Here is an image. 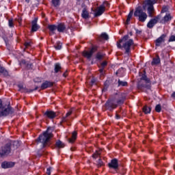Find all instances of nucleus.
<instances>
[{
	"instance_id": "1",
	"label": "nucleus",
	"mask_w": 175,
	"mask_h": 175,
	"mask_svg": "<svg viewBox=\"0 0 175 175\" xmlns=\"http://www.w3.org/2000/svg\"><path fill=\"white\" fill-rule=\"evenodd\" d=\"M125 98L122 95H116L114 98L108 100L105 103V107L107 110L111 111L117 109L118 105H122Z\"/></svg>"
},
{
	"instance_id": "2",
	"label": "nucleus",
	"mask_w": 175,
	"mask_h": 175,
	"mask_svg": "<svg viewBox=\"0 0 175 175\" xmlns=\"http://www.w3.org/2000/svg\"><path fill=\"white\" fill-rule=\"evenodd\" d=\"M121 43H123L122 47L126 51V53H129L131 49L135 47L133 40L129 39V36H124L123 39L120 40L119 42L117 43L118 49H121Z\"/></svg>"
},
{
	"instance_id": "3",
	"label": "nucleus",
	"mask_w": 175,
	"mask_h": 175,
	"mask_svg": "<svg viewBox=\"0 0 175 175\" xmlns=\"http://www.w3.org/2000/svg\"><path fill=\"white\" fill-rule=\"evenodd\" d=\"M51 137H53V133L51 128L49 127L47 130L43 133V135L39 136L38 142L42 143L43 147H46V144L49 143Z\"/></svg>"
},
{
	"instance_id": "4",
	"label": "nucleus",
	"mask_w": 175,
	"mask_h": 175,
	"mask_svg": "<svg viewBox=\"0 0 175 175\" xmlns=\"http://www.w3.org/2000/svg\"><path fill=\"white\" fill-rule=\"evenodd\" d=\"M13 113V109L10 107H3L2 105V100L0 99V117H3L5 116H9Z\"/></svg>"
},
{
	"instance_id": "5",
	"label": "nucleus",
	"mask_w": 175,
	"mask_h": 175,
	"mask_svg": "<svg viewBox=\"0 0 175 175\" xmlns=\"http://www.w3.org/2000/svg\"><path fill=\"white\" fill-rule=\"evenodd\" d=\"M158 2V0H146L144 1V5L148 6V13L150 17H152V12H154V5Z\"/></svg>"
},
{
	"instance_id": "6",
	"label": "nucleus",
	"mask_w": 175,
	"mask_h": 175,
	"mask_svg": "<svg viewBox=\"0 0 175 175\" xmlns=\"http://www.w3.org/2000/svg\"><path fill=\"white\" fill-rule=\"evenodd\" d=\"M134 16L135 17H138L139 21H141L142 23H144V21L147 20V14L143 12V10L140 8H137L135 10Z\"/></svg>"
},
{
	"instance_id": "7",
	"label": "nucleus",
	"mask_w": 175,
	"mask_h": 175,
	"mask_svg": "<svg viewBox=\"0 0 175 175\" xmlns=\"http://www.w3.org/2000/svg\"><path fill=\"white\" fill-rule=\"evenodd\" d=\"M10 154V144H7L0 148V155L3 157V155H8Z\"/></svg>"
},
{
	"instance_id": "8",
	"label": "nucleus",
	"mask_w": 175,
	"mask_h": 175,
	"mask_svg": "<svg viewBox=\"0 0 175 175\" xmlns=\"http://www.w3.org/2000/svg\"><path fill=\"white\" fill-rule=\"evenodd\" d=\"M96 51V47L92 48L90 51H85L83 52V55L85 58H88V59H90L91 57H92V54H94Z\"/></svg>"
},
{
	"instance_id": "9",
	"label": "nucleus",
	"mask_w": 175,
	"mask_h": 175,
	"mask_svg": "<svg viewBox=\"0 0 175 175\" xmlns=\"http://www.w3.org/2000/svg\"><path fill=\"white\" fill-rule=\"evenodd\" d=\"M166 40V34L161 35L159 38H157L155 41V44L158 47L161 46V44H163L165 43V41Z\"/></svg>"
},
{
	"instance_id": "10",
	"label": "nucleus",
	"mask_w": 175,
	"mask_h": 175,
	"mask_svg": "<svg viewBox=\"0 0 175 175\" xmlns=\"http://www.w3.org/2000/svg\"><path fill=\"white\" fill-rule=\"evenodd\" d=\"M109 167L111 169H114L117 170L118 169V160L117 159H113L111 161V162L108 164Z\"/></svg>"
},
{
	"instance_id": "11",
	"label": "nucleus",
	"mask_w": 175,
	"mask_h": 175,
	"mask_svg": "<svg viewBox=\"0 0 175 175\" xmlns=\"http://www.w3.org/2000/svg\"><path fill=\"white\" fill-rule=\"evenodd\" d=\"M32 27H31V31L32 32H36L38 29H39V25H38V18H35L34 20L31 22Z\"/></svg>"
},
{
	"instance_id": "12",
	"label": "nucleus",
	"mask_w": 175,
	"mask_h": 175,
	"mask_svg": "<svg viewBox=\"0 0 175 175\" xmlns=\"http://www.w3.org/2000/svg\"><path fill=\"white\" fill-rule=\"evenodd\" d=\"M13 166H14V163L13 162L4 161L1 164V167L3 169H9L10 167H13Z\"/></svg>"
},
{
	"instance_id": "13",
	"label": "nucleus",
	"mask_w": 175,
	"mask_h": 175,
	"mask_svg": "<svg viewBox=\"0 0 175 175\" xmlns=\"http://www.w3.org/2000/svg\"><path fill=\"white\" fill-rule=\"evenodd\" d=\"M44 116L48 117V118L53 119V118H55L57 114L55 113V112L53 111H47L45 112Z\"/></svg>"
},
{
	"instance_id": "14",
	"label": "nucleus",
	"mask_w": 175,
	"mask_h": 175,
	"mask_svg": "<svg viewBox=\"0 0 175 175\" xmlns=\"http://www.w3.org/2000/svg\"><path fill=\"white\" fill-rule=\"evenodd\" d=\"M158 23V18L151 19L147 24L148 28H152Z\"/></svg>"
},
{
	"instance_id": "15",
	"label": "nucleus",
	"mask_w": 175,
	"mask_h": 175,
	"mask_svg": "<svg viewBox=\"0 0 175 175\" xmlns=\"http://www.w3.org/2000/svg\"><path fill=\"white\" fill-rule=\"evenodd\" d=\"M104 12H105V7L103 5H100L97 9L96 12L95 13V16H102V14H103Z\"/></svg>"
},
{
	"instance_id": "16",
	"label": "nucleus",
	"mask_w": 175,
	"mask_h": 175,
	"mask_svg": "<svg viewBox=\"0 0 175 175\" xmlns=\"http://www.w3.org/2000/svg\"><path fill=\"white\" fill-rule=\"evenodd\" d=\"M52 85H53V83L46 81L42 84L41 88L42 90H46V88L52 87Z\"/></svg>"
},
{
	"instance_id": "17",
	"label": "nucleus",
	"mask_w": 175,
	"mask_h": 175,
	"mask_svg": "<svg viewBox=\"0 0 175 175\" xmlns=\"http://www.w3.org/2000/svg\"><path fill=\"white\" fill-rule=\"evenodd\" d=\"M48 29L51 31L50 35H54V31L57 29V26L55 25H49Z\"/></svg>"
},
{
	"instance_id": "18",
	"label": "nucleus",
	"mask_w": 175,
	"mask_h": 175,
	"mask_svg": "<svg viewBox=\"0 0 175 175\" xmlns=\"http://www.w3.org/2000/svg\"><path fill=\"white\" fill-rule=\"evenodd\" d=\"M81 16L83 18L87 19L88 17H90V14L88 13V11L87 9L84 8L82 11Z\"/></svg>"
},
{
	"instance_id": "19",
	"label": "nucleus",
	"mask_w": 175,
	"mask_h": 175,
	"mask_svg": "<svg viewBox=\"0 0 175 175\" xmlns=\"http://www.w3.org/2000/svg\"><path fill=\"white\" fill-rule=\"evenodd\" d=\"M102 39L105 40H109V36L106 33H103L100 36L98 37V40L102 42Z\"/></svg>"
},
{
	"instance_id": "20",
	"label": "nucleus",
	"mask_w": 175,
	"mask_h": 175,
	"mask_svg": "<svg viewBox=\"0 0 175 175\" xmlns=\"http://www.w3.org/2000/svg\"><path fill=\"white\" fill-rule=\"evenodd\" d=\"M65 25L60 23L57 26V29L58 32H64L65 31Z\"/></svg>"
},
{
	"instance_id": "21",
	"label": "nucleus",
	"mask_w": 175,
	"mask_h": 175,
	"mask_svg": "<svg viewBox=\"0 0 175 175\" xmlns=\"http://www.w3.org/2000/svg\"><path fill=\"white\" fill-rule=\"evenodd\" d=\"M76 139H77V133L74 131L72 135V138L69 140L70 143H74Z\"/></svg>"
},
{
	"instance_id": "22",
	"label": "nucleus",
	"mask_w": 175,
	"mask_h": 175,
	"mask_svg": "<svg viewBox=\"0 0 175 175\" xmlns=\"http://www.w3.org/2000/svg\"><path fill=\"white\" fill-rule=\"evenodd\" d=\"M170 20H172V16H170V14H166L163 17L164 23H167V21H170Z\"/></svg>"
},
{
	"instance_id": "23",
	"label": "nucleus",
	"mask_w": 175,
	"mask_h": 175,
	"mask_svg": "<svg viewBox=\"0 0 175 175\" xmlns=\"http://www.w3.org/2000/svg\"><path fill=\"white\" fill-rule=\"evenodd\" d=\"M0 73L3 75V76H8L9 72H7L6 70L2 66H0Z\"/></svg>"
},
{
	"instance_id": "24",
	"label": "nucleus",
	"mask_w": 175,
	"mask_h": 175,
	"mask_svg": "<svg viewBox=\"0 0 175 175\" xmlns=\"http://www.w3.org/2000/svg\"><path fill=\"white\" fill-rule=\"evenodd\" d=\"M56 147H57V148H64V147H65V144L59 140L56 142Z\"/></svg>"
},
{
	"instance_id": "25",
	"label": "nucleus",
	"mask_w": 175,
	"mask_h": 175,
	"mask_svg": "<svg viewBox=\"0 0 175 175\" xmlns=\"http://www.w3.org/2000/svg\"><path fill=\"white\" fill-rule=\"evenodd\" d=\"M143 111H144V113H145V114H149V113L151 112V108H150L147 106H145L143 108Z\"/></svg>"
},
{
	"instance_id": "26",
	"label": "nucleus",
	"mask_w": 175,
	"mask_h": 175,
	"mask_svg": "<svg viewBox=\"0 0 175 175\" xmlns=\"http://www.w3.org/2000/svg\"><path fill=\"white\" fill-rule=\"evenodd\" d=\"M159 62H161V59H159V57L154 58L152 62V65H158Z\"/></svg>"
},
{
	"instance_id": "27",
	"label": "nucleus",
	"mask_w": 175,
	"mask_h": 175,
	"mask_svg": "<svg viewBox=\"0 0 175 175\" xmlns=\"http://www.w3.org/2000/svg\"><path fill=\"white\" fill-rule=\"evenodd\" d=\"M132 16H133V11H131L127 16L126 24H129V21H131V18H132Z\"/></svg>"
},
{
	"instance_id": "28",
	"label": "nucleus",
	"mask_w": 175,
	"mask_h": 175,
	"mask_svg": "<svg viewBox=\"0 0 175 175\" xmlns=\"http://www.w3.org/2000/svg\"><path fill=\"white\" fill-rule=\"evenodd\" d=\"M61 70V65L59 64H56L55 65V72L58 73Z\"/></svg>"
},
{
	"instance_id": "29",
	"label": "nucleus",
	"mask_w": 175,
	"mask_h": 175,
	"mask_svg": "<svg viewBox=\"0 0 175 175\" xmlns=\"http://www.w3.org/2000/svg\"><path fill=\"white\" fill-rule=\"evenodd\" d=\"M55 49L56 50H61L62 49V44L60 42H57L56 45H55Z\"/></svg>"
},
{
	"instance_id": "30",
	"label": "nucleus",
	"mask_w": 175,
	"mask_h": 175,
	"mask_svg": "<svg viewBox=\"0 0 175 175\" xmlns=\"http://www.w3.org/2000/svg\"><path fill=\"white\" fill-rule=\"evenodd\" d=\"M118 85L122 87H125L128 85V83L126 81L118 80Z\"/></svg>"
},
{
	"instance_id": "31",
	"label": "nucleus",
	"mask_w": 175,
	"mask_h": 175,
	"mask_svg": "<svg viewBox=\"0 0 175 175\" xmlns=\"http://www.w3.org/2000/svg\"><path fill=\"white\" fill-rule=\"evenodd\" d=\"M99 155H100V150H96V152L93 154L92 157L94 159H96Z\"/></svg>"
},
{
	"instance_id": "32",
	"label": "nucleus",
	"mask_w": 175,
	"mask_h": 175,
	"mask_svg": "<svg viewBox=\"0 0 175 175\" xmlns=\"http://www.w3.org/2000/svg\"><path fill=\"white\" fill-rule=\"evenodd\" d=\"M103 57H105V54L103 53H98L96 55L97 59H102V58H103Z\"/></svg>"
},
{
	"instance_id": "33",
	"label": "nucleus",
	"mask_w": 175,
	"mask_h": 175,
	"mask_svg": "<svg viewBox=\"0 0 175 175\" xmlns=\"http://www.w3.org/2000/svg\"><path fill=\"white\" fill-rule=\"evenodd\" d=\"M141 80H144V81H146V83H149V80L147 78V76H146V75H142V77H141Z\"/></svg>"
},
{
	"instance_id": "34",
	"label": "nucleus",
	"mask_w": 175,
	"mask_h": 175,
	"mask_svg": "<svg viewBox=\"0 0 175 175\" xmlns=\"http://www.w3.org/2000/svg\"><path fill=\"white\" fill-rule=\"evenodd\" d=\"M8 25H9V27H10V28H13V27H14V23H13V19H9Z\"/></svg>"
},
{
	"instance_id": "35",
	"label": "nucleus",
	"mask_w": 175,
	"mask_h": 175,
	"mask_svg": "<svg viewBox=\"0 0 175 175\" xmlns=\"http://www.w3.org/2000/svg\"><path fill=\"white\" fill-rule=\"evenodd\" d=\"M52 3L54 6H58L59 5V0H52Z\"/></svg>"
},
{
	"instance_id": "36",
	"label": "nucleus",
	"mask_w": 175,
	"mask_h": 175,
	"mask_svg": "<svg viewBox=\"0 0 175 175\" xmlns=\"http://www.w3.org/2000/svg\"><path fill=\"white\" fill-rule=\"evenodd\" d=\"M161 105H157L155 107V111L157 112V113H161Z\"/></svg>"
},
{
	"instance_id": "37",
	"label": "nucleus",
	"mask_w": 175,
	"mask_h": 175,
	"mask_svg": "<svg viewBox=\"0 0 175 175\" xmlns=\"http://www.w3.org/2000/svg\"><path fill=\"white\" fill-rule=\"evenodd\" d=\"M168 42H175V36H171Z\"/></svg>"
},
{
	"instance_id": "38",
	"label": "nucleus",
	"mask_w": 175,
	"mask_h": 175,
	"mask_svg": "<svg viewBox=\"0 0 175 175\" xmlns=\"http://www.w3.org/2000/svg\"><path fill=\"white\" fill-rule=\"evenodd\" d=\"M53 168L52 167H49V168H47V170H46V174H48V175H51V170H52Z\"/></svg>"
},
{
	"instance_id": "39",
	"label": "nucleus",
	"mask_w": 175,
	"mask_h": 175,
	"mask_svg": "<svg viewBox=\"0 0 175 175\" xmlns=\"http://www.w3.org/2000/svg\"><path fill=\"white\" fill-rule=\"evenodd\" d=\"M121 72H124V68H120L117 72H116V75L118 76H120V73H121Z\"/></svg>"
},
{
	"instance_id": "40",
	"label": "nucleus",
	"mask_w": 175,
	"mask_h": 175,
	"mask_svg": "<svg viewBox=\"0 0 175 175\" xmlns=\"http://www.w3.org/2000/svg\"><path fill=\"white\" fill-rule=\"evenodd\" d=\"M73 111V109H70L66 114V117H69V116H70V114H72Z\"/></svg>"
},
{
	"instance_id": "41",
	"label": "nucleus",
	"mask_w": 175,
	"mask_h": 175,
	"mask_svg": "<svg viewBox=\"0 0 175 175\" xmlns=\"http://www.w3.org/2000/svg\"><path fill=\"white\" fill-rule=\"evenodd\" d=\"M25 47H29V46H31V42H25Z\"/></svg>"
},
{
	"instance_id": "42",
	"label": "nucleus",
	"mask_w": 175,
	"mask_h": 175,
	"mask_svg": "<svg viewBox=\"0 0 175 175\" xmlns=\"http://www.w3.org/2000/svg\"><path fill=\"white\" fill-rule=\"evenodd\" d=\"M165 12H167V8H163L161 10V13H165Z\"/></svg>"
},
{
	"instance_id": "43",
	"label": "nucleus",
	"mask_w": 175,
	"mask_h": 175,
	"mask_svg": "<svg viewBox=\"0 0 175 175\" xmlns=\"http://www.w3.org/2000/svg\"><path fill=\"white\" fill-rule=\"evenodd\" d=\"M106 65H107V62H103L101 64V66H102L103 67L106 66Z\"/></svg>"
},
{
	"instance_id": "44",
	"label": "nucleus",
	"mask_w": 175,
	"mask_h": 175,
	"mask_svg": "<svg viewBox=\"0 0 175 175\" xmlns=\"http://www.w3.org/2000/svg\"><path fill=\"white\" fill-rule=\"evenodd\" d=\"M98 165L100 166H102V165H103V162L102 161V160H100V159L98 160Z\"/></svg>"
},
{
	"instance_id": "45",
	"label": "nucleus",
	"mask_w": 175,
	"mask_h": 175,
	"mask_svg": "<svg viewBox=\"0 0 175 175\" xmlns=\"http://www.w3.org/2000/svg\"><path fill=\"white\" fill-rule=\"evenodd\" d=\"M63 76H64V77H66V76H68V73L67 72H64L63 74Z\"/></svg>"
},
{
	"instance_id": "46",
	"label": "nucleus",
	"mask_w": 175,
	"mask_h": 175,
	"mask_svg": "<svg viewBox=\"0 0 175 175\" xmlns=\"http://www.w3.org/2000/svg\"><path fill=\"white\" fill-rule=\"evenodd\" d=\"M116 120H120V116L116 115Z\"/></svg>"
},
{
	"instance_id": "47",
	"label": "nucleus",
	"mask_w": 175,
	"mask_h": 175,
	"mask_svg": "<svg viewBox=\"0 0 175 175\" xmlns=\"http://www.w3.org/2000/svg\"><path fill=\"white\" fill-rule=\"evenodd\" d=\"M172 98H175V92L172 94Z\"/></svg>"
},
{
	"instance_id": "48",
	"label": "nucleus",
	"mask_w": 175,
	"mask_h": 175,
	"mask_svg": "<svg viewBox=\"0 0 175 175\" xmlns=\"http://www.w3.org/2000/svg\"><path fill=\"white\" fill-rule=\"evenodd\" d=\"M27 3H29V0H25Z\"/></svg>"
},
{
	"instance_id": "49",
	"label": "nucleus",
	"mask_w": 175,
	"mask_h": 175,
	"mask_svg": "<svg viewBox=\"0 0 175 175\" xmlns=\"http://www.w3.org/2000/svg\"><path fill=\"white\" fill-rule=\"evenodd\" d=\"M100 73H102V72H103V69L100 70Z\"/></svg>"
},
{
	"instance_id": "50",
	"label": "nucleus",
	"mask_w": 175,
	"mask_h": 175,
	"mask_svg": "<svg viewBox=\"0 0 175 175\" xmlns=\"http://www.w3.org/2000/svg\"><path fill=\"white\" fill-rule=\"evenodd\" d=\"M78 1H80V0H78Z\"/></svg>"
}]
</instances>
